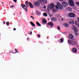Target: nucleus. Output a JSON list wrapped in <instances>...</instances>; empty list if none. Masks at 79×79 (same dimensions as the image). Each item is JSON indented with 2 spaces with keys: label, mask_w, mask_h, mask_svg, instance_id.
I'll return each mask as SVG.
<instances>
[{
  "label": "nucleus",
  "mask_w": 79,
  "mask_h": 79,
  "mask_svg": "<svg viewBox=\"0 0 79 79\" xmlns=\"http://www.w3.org/2000/svg\"><path fill=\"white\" fill-rule=\"evenodd\" d=\"M57 6H56V8L58 9L59 8L61 9L63 8V7L61 4L59 2H58L56 3Z\"/></svg>",
  "instance_id": "f257e3e1"
},
{
  "label": "nucleus",
  "mask_w": 79,
  "mask_h": 79,
  "mask_svg": "<svg viewBox=\"0 0 79 79\" xmlns=\"http://www.w3.org/2000/svg\"><path fill=\"white\" fill-rule=\"evenodd\" d=\"M72 28L73 29H74V32H75V35H78V33H76L78 31L77 28L76 27H75L74 26H72Z\"/></svg>",
  "instance_id": "f03ea898"
},
{
  "label": "nucleus",
  "mask_w": 79,
  "mask_h": 79,
  "mask_svg": "<svg viewBox=\"0 0 79 79\" xmlns=\"http://www.w3.org/2000/svg\"><path fill=\"white\" fill-rule=\"evenodd\" d=\"M68 42L69 44H71L72 45H74L76 44V42L74 41H71L70 40H68Z\"/></svg>",
  "instance_id": "7ed1b4c3"
},
{
  "label": "nucleus",
  "mask_w": 79,
  "mask_h": 79,
  "mask_svg": "<svg viewBox=\"0 0 79 79\" xmlns=\"http://www.w3.org/2000/svg\"><path fill=\"white\" fill-rule=\"evenodd\" d=\"M69 4L72 6H74V1H73V0H69Z\"/></svg>",
  "instance_id": "20e7f679"
},
{
  "label": "nucleus",
  "mask_w": 79,
  "mask_h": 79,
  "mask_svg": "<svg viewBox=\"0 0 79 79\" xmlns=\"http://www.w3.org/2000/svg\"><path fill=\"white\" fill-rule=\"evenodd\" d=\"M35 6L38 7L40 5V3L39 1H36L34 3Z\"/></svg>",
  "instance_id": "39448f33"
},
{
  "label": "nucleus",
  "mask_w": 79,
  "mask_h": 79,
  "mask_svg": "<svg viewBox=\"0 0 79 79\" xmlns=\"http://www.w3.org/2000/svg\"><path fill=\"white\" fill-rule=\"evenodd\" d=\"M69 16L70 17H74L76 16V15L73 13H70L69 14Z\"/></svg>",
  "instance_id": "423d86ee"
},
{
  "label": "nucleus",
  "mask_w": 79,
  "mask_h": 79,
  "mask_svg": "<svg viewBox=\"0 0 79 79\" xmlns=\"http://www.w3.org/2000/svg\"><path fill=\"white\" fill-rule=\"evenodd\" d=\"M62 6L64 7L67 6L68 5V3L65 2H62Z\"/></svg>",
  "instance_id": "0eeeda50"
},
{
  "label": "nucleus",
  "mask_w": 79,
  "mask_h": 79,
  "mask_svg": "<svg viewBox=\"0 0 79 79\" xmlns=\"http://www.w3.org/2000/svg\"><path fill=\"white\" fill-rule=\"evenodd\" d=\"M21 6L26 11H27V8L25 5H24L23 4H21Z\"/></svg>",
  "instance_id": "6e6552de"
},
{
  "label": "nucleus",
  "mask_w": 79,
  "mask_h": 79,
  "mask_svg": "<svg viewBox=\"0 0 79 79\" xmlns=\"http://www.w3.org/2000/svg\"><path fill=\"white\" fill-rule=\"evenodd\" d=\"M72 51L74 53H77V48H73L72 49Z\"/></svg>",
  "instance_id": "1a4fd4ad"
},
{
  "label": "nucleus",
  "mask_w": 79,
  "mask_h": 79,
  "mask_svg": "<svg viewBox=\"0 0 79 79\" xmlns=\"http://www.w3.org/2000/svg\"><path fill=\"white\" fill-rule=\"evenodd\" d=\"M54 7H55L54 4L53 3H52L50 5L49 7V8L50 9H52Z\"/></svg>",
  "instance_id": "9d476101"
},
{
  "label": "nucleus",
  "mask_w": 79,
  "mask_h": 79,
  "mask_svg": "<svg viewBox=\"0 0 79 79\" xmlns=\"http://www.w3.org/2000/svg\"><path fill=\"white\" fill-rule=\"evenodd\" d=\"M69 38L71 39H74V36L71 34H69Z\"/></svg>",
  "instance_id": "9b49d317"
},
{
  "label": "nucleus",
  "mask_w": 79,
  "mask_h": 79,
  "mask_svg": "<svg viewBox=\"0 0 79 79\" xmlns=\"http://www.w3.org/2000/svg\"><path fill=\"white\" fill-rule=\"evenodd\" d=\"M47 24L48 25L50 26L51 27H52L53 25V23L52 22H49L48 23H47Z\"/></svg>",
  "instance_id": "f8f14e48"
},
{
  "label": "nucleus",
  "mask_w": 79,
  "mask_h": 79,
  "mask_svg": "<svg viewBox=\"0 0 79 79\" xmlns=\"http://www.w3.org/2000/svg\"><path fill=\"white\" fill-rule=\"evenodd\" d=\"M36 13L38 15H40L41 14V12L39 10L36 11Z\"/></svg>",
  "instance_id": "ddd939ff"
},
{
  "label": "nucleus",
  "mask_w": 79,
  "mask_h": 79,
  "mask_svg": "<svg viewBox=\"0 0 79 79\" xmlns=\"http://www.w3.org/2000/svg\"><path fill=\"white\" fill-rule=\"evenodd\" d=\"M42 23H46L47 22L46 19H43L42 20Z\"/></svg>",
  "instance_id": "4468645a"
},
{
  "label": "nucleus",
  "mask_w": 79,
  "mask_h": 79,
  "mask_svg": "<svg viewBox=\"0 0 79 79\" xmlns=\"http://www.w3.org/2000/svg\"><path fill=\"white\" fill-rule=\"evenodd\" d=\"M51 20L52 21H57V19L54 17H52L51 19Z\"/></svg>",
  "instance_id": "2eb2a0df"
},
{
  "label": "nucleus",
  "mask_w": 79,
  "mask_h": 79,
  "mask_svg": "<svg viewBox=\"0 0 79 79\" xmlns=\"http://www.w3.org/2000/svg\"><path fill=\"white\" fill-rule=\"evenodd\" d=\"M64 25L66 27H69V25L68 24L66 23H64Z\"/></svg>",
  "instance_id": "dca6fc26"
},
{
  "label": "nucleus",
  "mask_w": 79,
  "mask_h": 79,
  "mask_svg": "<svg viewBox=\"0 0 79 79\" xmlns=\"http://www.w3.org/2000/svg\"><path fill=\"white\" fill-rule=\"evenodd\" d=\"M29 6L31 8H33L34 7L33 5H32V3L30 2H29Z\"/></svg>",
  "instance_id": "f3484780"
},
{
  "label": "nucleus",
  "mask_w": 79,
  "mask_h": 79,
  "mask_svg": "<svg viewBox=\"0 0 79 79\" xmlns=\"http://www.w3.org/2000/svg\"><path fill=\"white\" fill-rule=\"evenodd\" d=\"M30 24L33 27H35V24L32 22H30Z\"/></svg>",
  "instance_id": "a211bd4d"
},
{
  "label": "nucleus",
  "mask_w": 79,
  "mask_h": 79,
  "mask_svg": "<svg viewBox=\"0 0 79 79\" xmlns=\"http://www.w3.org/2000/svg\"><path fill=\"white\" fill-rule=\"evenodd\" d=\"M75 24L78 27H79V22L76 21L75 22Z\"/></svg>",
  "instance_id": "6ab92c4d"
},
{
  "label": "nucleus",
  "mask_w": 79,
  "mask_h": 79,
  "mask_svg": "<svg viewBox=\"0 0 79 79\" xmlns=\"http://www.w3.org/2000/svg\"><path fill=\"white\" fill-rule=\"evenodd\" d=\"M74 21L72 20L71 21H70L69 22V23L70 24H74Z\"/></svg>",
  "instance_id": "aec40b11"
},
{
  "label": "nucleus",
  "mask_w": 79,
  "mask_h": 79,
  "mask_svg": "<svg viewBox=\"0 0 79 79\" xmlns=\"http://www.w3.org/2000/svg\"><path fill=\"white\" fill-rule=\"evenodd\" d=\"M36 24L38 26L40 27L41 26V25L38 21H36Z\"/></svg>",
  "instance_id": "412c9836"
},
{
  "label": "nucleus",
  "mask_w": 79,
  "mask_h": 79,
  "mask_svg": "<svg viewBox=\"0 0 79 79\" xmlns=\"http://www.w3.org/2000/svg\"><path fill=\"white\" fill-rule=\"evenodd\" d=\"M42 1L43 3H47V1L46 0H42Z\"/></svg>",
  "instance_id": "4be33fe9"
},
{
  "label": "nucleus",
  "mask_w": 79,
  "mask_h": 79,
  "mask_svg": "<svg viewBox=\"0 0 79 79\" xmlns=\"http://www.w3.org/2000/svg\"><path fill=\"white\" fill-rule=\"evenodd\" d=\"M43 15L45 17H47L48 16V15L46 13H44Z\"/></svg>",
  "instance_id": "5701e85b"
},
{
  "label": "nucleus",
  "mask_w": 79,
  "mask_h": 79,
  "mask_svg": "<svg viewBox=\"0 0 79 79\" xmlns=\"http://www.w3.org/2000/svg\"><path fill=\"white\" fill-rule=\"evenodd\" d=\"M60 43H62L64 41V40L63 39H60Z\"/></svg>",
  "instance_id": "b1692460"
},
{
  "label": "nucleus",
  "mask_w": 79,
  "mask_h": 79,
  "mask_svg": "<svg viewBox=\"0 0 79 79\" xmlns=\"http://www.w3.org/2000/svg\"><path fill=\"white\" fill-rule=\"evenodd\" d=\"M68 10L69 11H72V8H69L68 9Z\"/></svg>",
  "instance_id": "393cba45"
},
{
  "label": "nucleus",
  "mask_w": 79,
  "mask_h": 79,
  "mask_svg": "<svg viewBox=\"0 0 79 79\" xmlns=\"http://www.w3.org/2000/svg\"><path fill=\"white\" fill-rule=\"evenodd\" d=\"M15 51H16V52H15V53H14V54H15L16 53H18V51L17 50V49H15Z\"/></svg>",
  "instance_id": "a878e982"
},
{
  "label": "nucleus",
  "mask_w": 79,
  "mask_h": 79,
  "mask_svg": "<svg viewBox=\"0 0 79 79\" xmlns=\"http://www.w3.org/2000/svg\"><path fill=\"white\" fill-rule=\"evenodd\" d=\"M76 4L77 5L79 6V2H77L76 3Z\"/></svg>",
  "instance_id": "bb28decb"
},
{
  "label": "nucleus",
  "mask_w": 79,
  "mask_h": 79,
  "mask_svg": "<svg viewBox=\"0 0 79 79\" xmlns=\"http://www.w3.org/2000/svg\"><path fill=\"white\" fill-rule=\"evenodd\" d=\"M57 29H58L59 30H60V28L59 26H58V27H57Z\"/></svg>",
  "instance_id": "cd10ccee"
},
{
  "label": "nucleus",
  "mask_w": 79,
  "mask_h": 79,
  "mask_svg": "<svg viewBox=\"0 0 79 79\" xmlns=\"http://www.w3.org/2000/svg\"><path fill=\"white\" fill-rule=\"evenodd\" d=\"M8 24H10L9 22H7L6 23V24L7 25V26H9V25H8Z\"/></svg>",
  "instance_id": "c85d7f7f"
},
{
  "label": "nucleus",
  "mask_w": 79,
  "mask_h": 79,
  "mask_svg": "<svg viewBox=\"0 0 79 79\" xmlns=\"http://www.w3.org/2000/svg\"><path fill=\"white\" fill-rule=\"evenodd\" d=\"M53 11L54 12H56L57 10H55V9L53 10Z\"/></svg>",
  "instance_id": "c756f323"
},
{
  "label": "nucleus",
  "mask_w": 79,
  "mask_h": 79,
  "mask_svg": "<svg viewBox=\"0 0 79 79\" xmlns=\"http://www.w3.org/2000/svg\"><path fill=\"white\" fill-rule=\"evenodd\" d=\"M13 1L15 3H16L17 2V0H13Z\"/></svg>",
  "instance_id": "7c9ffc66"
},
{
  "label": "nucleus",
  "mask_w": 79,
  "mask_h": 79,
  "mask_svg": "<svg viewBox=\"0 0 79 79\" xmlns=\"http://www.w3.org/2000/svg\"><path fill=\"white\" fill-rule=\"evenodd\" d=\"M28 1H26V2H25V4H28Z\"/></svg>",
  "instance_id": "2f4dec72"
},
{
  "label": "nucleus",
  "mask_w": 79,
  "mask_h": 79,
  "mask_svg": "<svg viewBox=\"0 0 79 79\" xmlns=\"http://www.w3.org/2000/svg\"><path fill=\"white\" fill-rule=\"evenodd\" d=\"M46 8V6H44L43 8L44 9H45V8Z\"/></svg>",
  "instance_id": "473e14b6"
},
{
  "label": "nucleus",
  "mask_w": 79,
  "mask_h": 79,
  "mask_svg": "<svg viewBox=\"0 0 79 79\" xmlns=\"http://www.w3.org/2000/svg\"><path fill=\"white\" fill-rule=\"evenodd\" d=\"M31 18H32V19H34V17H33L32 16H31Z\"/></svg>",
  "instance_id": "72a5a7b5"
},
{
  "label": "nucleus",
  "mask_w": 79,
  "mask_h": 79,
  "mask_svg": "<svg viewBox=\"0 0 79 79\" xmlns=\"http://www.w3.org/2000/svg\"><path fill=\"white\" fill-rule=\"evenodd\" d=\"M40 35H38V38H40Z\"/></svg>",
  "instance_id": "f704fd0d"
},
{
  "label": "nucleus",
  "mask_w": 79,
  "mask_h": 79,
  "mask_svg": "<svg viewBox=\"0 0 79 79\" xmlns=\"http://www.w3.org/2000/svg\"><path fill=\"white\" fill-rule=\"evenodd\" d=\"M27 6V7H29V5L28 4H26Z\"/></svg>",
  "instance_id": "c9c22d12"
},
{
  "label": "nucleus",
  "mask_w": 79,
  "mask_h": 79,
  "mask_svg": "<svg viewBox=\"0 0 79 79\" xmlns=\"http://www.w3.org/2000/svg\"><path fill=\"white\" fill-rule=\"evenodd\" d=\"M14 6H10V8H13V7H14Z\"/></svg>",
  "instance_id": "e433bc0d"
},
{
  "label": "nucleus",
  "mask_w": 79,
  "mask_h": 79,
  "mask_svg": "<svg viewBox=\"0 0 79 79\" xmlns=\"http://www.w3.org/2000/svg\"><path fill=\"white\" fill-rule=\"evenodd\" d=\"M31 33H30V34L31 35L32 34V32L31 31H30Z\"/></svg>",
  "instance_id": "4c0bfd02"
},
{
  "label": "nucleus",
  "mask_w": 79,
  "mask_h": 79,
  "mask_svg": "<svg viewBox=\"0 0 79 79\" xmlns=\"http://www.w3.org/2000/svg\"><path fill=\"white\" fill-rule=\"evenodd\" d=\"M77 20L79 21V18H77Z\"/></svg>",
  "instance_id": "58836bf2"
},
{
  "label": "nucleus",
  "mask_w": 79,
  "mask_h": 79,
  "mask_svg": "<svg viewBox=\"0 0 79 79\" xmlns=\"http://www.w3.org/2000/svg\"><path fill=\"white\" fill-rule=\"evenodd\" d=\"M6 23V22L5 21H4V22L3 23V24H5Z\"/></svg>",
  "instance_id": "ea45409f"
},
{
  "label": "nucleus",
  "mask_w": 79,
  "mask_h": 79,
  "mask_svg": "<svg viewBox=\"0 0 79 79\" xmlns=\"http://www.w3.org/2000/svg\"><path fill=\"white\" fill-rule=\"evenodd\" d=\"M61 19H62V21H64V19L63 18H61Z\"/></svg>",
  "instance_id": "a19ab883"
},
{
  "label": "nucleus",
  "mask_w": 79,
  "mask_h": 79,
  "mask_svg": "<svg viewBox=\"0 0 79 79\" xmlns=\"http://www.w3.org/2000/svg\"><path fill=\"white\" fill-rule=\"evenodd\" d=\"M13 30H14V31H15V30H16V29L15 28H14Z\"/></svg>",
  "instance_id": "79ce46f5"
},
{
  "label": "nucleus",
  "mask_w": 79,
  "mask_h": 79,
  "mask_svg": "<svg viewBox=\"0 0 79 79\" xmlns=\"http://www.w3.org/2000/svg\"><path fill=\"white\" fill-rule=\"evenodd\" d=\"M54 38H56V36H55L54 37Z\"/></svg>",
  "instance_id": "37998d69"
},
{
  "label": "nucleus",
  "mask_w": 79,
  "mask_h": 79,
  "mask_svg": "<svg viewBox=\"0 0 79 79\" xmlns=\"http://www.w3.org/2000/svg\"><path fill=\"white\" fill-rule=\"evenodd\" d=\"M60 1H64V0H60Z\"/></svg>",
  "instance_id": "c03bdc74"
},
{
  "label": "nucleus",
  "mask_w": 79,
  "mask_h": 79,
  "mask_svg": "<svg viewBox=\"0 0 79 79\" xmlns=\"http://www.w3.org/2000/svg\"><path fill=\"white\" fill-rule=\"evenodd\" d=\"M3 3V2L1 3V4H2Z\"/></svg>",
  "instance_id": "a18cd8bd"
},
{
  "label": "nucleus",
  "mask_w": 79,
  "mask_h": 79,
  "mask_svg": "<svg viewBox=\"0 0 79 79\" xmlns=\"http://www.w3.org/2000/svg\"><path fill=\"white\" fill-rule=\"evenodd\" d=\"M28 39H28V38H27V40H28Z\"/></svg>",
  "instance_id": "49530a36"
},
{
  "label": "nucleus",
  "mask_w": 79,
  "mask_h": 79,
  "mask_svg": "<svg viewBox=\"0 0 79 79\" xmlns=\"http://www.w3.org/2000/svg\"><path fill=\"white\" fill-rule=\"evenodd\" d=\"M13 15H15V13H13Z\"/></svg>",
  "instance_id": "de8ad7c7"
},
{
  "label": "nucleus",
  "mask_w": 79,
  "mask_h": 79,
  "mask_svg": "<svg viewBox=\"0 0 79 79\" xmlns=\"http://www.w3.org/2000/svg\"><path fill=\"white\" fill-rule=\"evenodd\" d=\"M60 17L61 18V17H62V16H60Z\"/></svg>",
  "instance_id": "09e8293b"
},
{
  "label": "nucleus",
  "mask_w": 79,
  "mask_h": 79,
  "mask_svg": "<svg viewBox=\"0 0 79 79\" xmlns=\"http://www.w3.org/2000/svg\"><path fill=\"white\" fill-rule=\"evenodd\" d=\"M11 52H10V53Z\"/></svg>",
  "instance_id": "8fccbe9b"
},
{
  "label": "nucleus",
  "mask_w": 79,
  "mask_h": 79,
  "mask_svg": "<svg viewBox=\"0 0 79 79\" xmlns=\"http://www.w3.org/2000/svg\"><path fill=\"white\" fill-rule=\"evenodd\" d=\"M28 34H30V33H29Z\"/></svg>",
  "instance_id": "3c124183"
},
{
  "label": "nucleus",
  "mask_w": 79,
  "mask_h": 79,
  "mask_svg": "<svg viewBox=\"0 0 79 79\" xmlns=\"http://www.w3.org/2000/svg\"><path fill=\"white\" fill-rule=\"evenodd\" d=\"M0 35H1V34L0 33Z\"/></svg>",
  "instance_id": "603ef678"
}]
</instances>
